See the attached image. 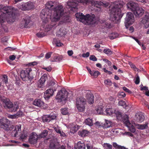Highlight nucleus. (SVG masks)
Segmentation results:
<instances>
[{
  "label": "nucleus",
  "instance_id": "f257e3e1",
  "mask_svg": "<svg viewBox=\"0 0 149 149\" xmlns=\"http://www.w3.org/2000/svg\"><path fill=\"white\" fill-rule=\"evenodd\" d=\"M46 5L48 8L52 9L53 11V13L50 17L52 22L51 25L50 27H47V30L49 31L56 25V23L62 18L64 14V10L62 5L56 6L57 3L55 1H49L46 3Z\"/></svg>",
  "mask_w": 149,
  "mask_h": 149
},
{
  "label": "nucleus",
  "instance_id": "f03ea898",
  "mask_svg": "<svg viewBox=\"0 0 149 149\" xmlns=\"http://www.w3.org/2000/svg\"><path fill=\"white\" fill-rule=\"evenodd\" d=\"M15 9L11 6H3L0 5V22L3 23L7 21L8 22H14L16 18L13 12Z\"/></svg>",
  "mask_w": 149,
  "mask_h": 149
},
{
  "label": "nucleus",
  "instance_id": "7ed1b4c3",
  "mask_svg": "<svg viewBox=\"0 0 149 149\" xmlns=\"http://www.w3.org/2000/svg\"><path fill=\"white\" fill-rule=\"evenodd\" d=\"M114 4V7L110 10L109 19L114 23H118L123 15L121 12V8L124 3L122 0H120L115 2Z\"/></svg>",
  "mask_w": 149,
  "mask_h": 149
},
{
  "label": "nucleus",
  "instance_id": "20e7f679",
  "mask_svg": "<svg viewBox=\"0 0 149 149\" xmlns=\"http://www.w3.org/2000/svg\"><path fill=\"white\" fill-rule=\"evenodd\" d=\"M75 15L77 21L85 25H90L95 23V16L94 15H90L88 14L84 15L82 13H76Z\"/></svg>",
  "mask_w": 149,
  "mask_h": 149
},
{
  "label": "nucleus",
  "instance_id": "39448f33",
  "mask_svg": "<svg viewBox=\"0 0 149 149\" xmlns=\"http://www.w3.org/2000/svg\"><path fill=\"white\" fill-rule=\"evenodd\" d=\"M127 6L136 17L141 16L144 13V10L143 8L137 6V4L132 1L129 2Z\"/></svg>",
  "mask_w": 149,
  "mask_h": 149
},
{
  "label": "nucleus",
  "instance_id": "423d86ee",
  "mask_svg": "<svg viewBox=\"0 0 149 149\" xmlns=\"http://www.w3.org/2000/svg\"><path fill=\"white\" fill-rule=\"evenodd\" d=\"M70 95H72V93L71 92L68 93L65 88H63L58 91L56 97V99L58 100V101H65L66 100Z\"/></svg>",
  "mask_w": 149,
  "mask_h": 149
},
{
  "label": "nucleus",
  "instance_id": "0eeeda50",
  "mask_svg": "<svg viewBox=\"0 0 149 149\" xmlns=\"http://www.w3.org/2000/svg\"><path fill=\"white\" fill-rule=\"evenodd\" d=\"M1 100L3 102L4 107L10 109L12 111H16L18 108V105L17 103L13 105L11 102L6 98L1 99Z\"/></svg>",
  "mask_w": 149,
  "mask_h": 149
},
{
  "label": "nucleus",
  "instance_id": "6e6552de",
  "mask_svg": "<svg viewBox=\"0 0 149 149\" xmlns=\"http://www.w3.org/2000/svg\"><path fill=\"white\" fill-rule=\"evenodd\" d=\"M14 126L10 125V122L8 119L3 118L0 119V128L8 131L12 130Z\"/></svg>",
  "mask_w": 149,
  "mask_h": 149
},
{
  "label": "nucleus",
  "instance_id": "1a4fd4ad",
  "mask_svg": "<svg viewBox=\"0 0 149 149\" xmlns=\"http://www.w3.org/2000/svg\"><path fill=\"white\" fill-rule=\"evenodd\" d=\"M76 100V106L79 111L80 112L84 111L85 109L86 99L83 97H81L77 98Z\"/></svg>",
  "mask_w": 149,
  "mask_h": 149
},
{
  "label": "nucleus",
  "instance_id": "9d476101",
  "mask_svg": "<svg viewBox=\"0 0 149 149\" xmlns=\"http://www.w3.org/2000/svg\"><path fill=\"white\" fill-rule=\"evenodd\" d=\"M31 70V68H28L20 71L21 77L23 81H25L27 79H32L33 78V77H30L29 75V73Z\"/></svg>",
  "mask_w": 149,
  "mask_h": 149
},
{
  "label": "nucleus",
  "instance_id": "9b49d317",
  "mask_svg": "<svg viewBox=\"0 0 149 149\" xmlns=\"http://www.w3.org/2000/svg\"><path fill=\"white\" fill-rule=\"evenodd\" d=\"M134 22V17L132 13L130 12H128L125 22L126 28H128L129 26L133 24Z\"/></svg>",
  "mask_w": 149,
  "mask_h": 149
},
{
  "label": "nucleus",
  "instance_id": "f8f14e48",
  "mask_svg": "<svg viewBox=\"0 0 149 149\" xmlns=\"http://www.w3.org/2000/svg\"><path fill=\"white\" fill-rule=\"evenodd\" d=\"M123 121L125 125L128 127L130 131L132 133H134L136 129L134 126L131 124L129 120V117L127 115L124 116L123 117Z\"/></svg>",
  "mask_w": 149,
  "mask_h": 149
},
{
  "label": "nucleus",
  "instance_id": "ddd939ff",
  "mask_svg": "<svg viewBox=\"0 0 149 149\" xmlns=\"http://www.w3.org/2000/svg\"><path fill=\"white\" fill-rule=\"evenodd\" d=\"M141 23L144 26L145 28H147L149 26V11L147 12L142 18L141 21Z\"/></svg>",
  "mask_w": 149,
  "mask_h": 149
},
{
  "label": "nucleus",
  "instance_id": "4468645a",
  "mask_svg": "<svg viewBox=\"0 0 149 149\" xmlns=\"http://www.w3.org/2000/svg\"><path fill=\"white\" fill-rule=\"evenodd\" d=\"M86 97L87 101L89 104H92L94 102V97L91 92L89 91H86Z\"/></svg>",
  "mask_w": 149,
  "mask_h": 149
},
{
  "label": "nucleus",
  "instance_id": "2eb2a0df",
  "mask_svg": "<svg viewBox=\"0 0 149 149\" xmlns=\"http://www.w3.org/2000/svg\"><path fill=\"white\" fill-rule=\"evenodd\" d=\"M38 139H39L38 136L36 133H33L30 136L29 141L30 143L34 144L37 142V140Z\"/></svg>",
  "mask_w": 149,
  "mask_h": 149
},
{
  "label": "nucleus",
  "instance_id": "dca6fc26",
  "mask_svg": "<svg viewBox=\"0 0 149 149\" xmlns=\"http://www.w3.org/2000/svg\"><path fill=\"white\" fill-rule=\"evenodd\" d=\"M60 146L59 143L54 140H51L49 146L50 149H59Z\"/></svg>",
  "mask_w": 149,
  "mask_h": 149
},
{
  "label": "nucleus",
  "instance_id": "f3484780",
  "mask_svg": "<svg viewBox=\"0 0 149 149\" xmlns=\"http://www.w3.org/2000/svg\"><path fill=\"white\" fill-rule=\"evenodd\" d=\"M30 22V18L29 17L26 18L25 19H23L20 23V27L22 29H23L24 28H27L28 25L29 23Z\"/></svg>",
  "mask_w": 149,
  "mask_h": 149
},
{
  "label": "nucleus",
  "instance_id": "a211bd4d",
  "mask_svg": "<svg viewBox=\"0 0 149 149\" xmlns=\"http://www.w3.org/2000/svg\"><path fill=\"white\" fill-rule=\"evenodd\" d=\"M77 5V3L75 1H68L67 3L66 7L68 8H70V10H72L73 8H75Z\"/></svg>",
  "mask_w": 149,
  "mask_h": 149
},
{
  "label": "nucleus",
  "instance_id": "6ab92c4d",
  "mask_svg": "<svg viewBox=\"0 0 149 149\" xmlns=\"http://www.w3.org/2000/svg\"><path fill=\"white\" fill-rule=\"evenodd\" d=\"M53 89L49 88L47 89L44 93V97L46 100H48L54 94V91Z\"/></svg>",
  "mask_w": 149,
  "mask_h": 149
},
{
  "label": "nucleus",
  "instance_id": "aec40b11",
  "mask_svg": "<svg viewBox=\"0 0 149 149\" xmlns=\"http://www.w3.org/2000/svg\"><path fill=\"white\" fill-rule=\"evenodd\" d=\"M56 118V116L54 115H44L42 117V120L44 122H49L52 120Z\"/></svg>",
  "mask_w": 149,
  "mask_h": 149
},
{
  "label": "nucleus",
  "instance_id": "412c9836",
  "mask_svg": "<svg viewBox=\"0 0 149 149\" xmlns=\"http://www.w3.org/2000/svg\"><path fill=\"white\" fill-rule=\"evenodd\" d=\"M21 126L20 125H17L15 127V129L13 131L12 133L15 137H17L18 135V134L20 133L21 131Z\"/></svg>",
  "mask_w": 149,
  "mask_h": 149
},
{
  "label": "nucleus",
  "instance_id": "4be33fe9",
  "mask_svg": "<svg viewBox=\"0 0 149 149\" xmlns=\"http://www.w3.org/2000/svg\"><path fill=\"white\" fill-rule=\"evenodd\" d=\"M136 118V120L138 122H141L144 120V116L141 112L136 113L135 115Z\"/></svg>",
  "mask_w": 149,
  "mask_h": 149
},
{
  "label": "nucleus",
  "instance_id": "5701e85b",
  "mask_svg": "<svg viewBox=\"0 0 149 149\" xmlns=\"http://www.w3.org/2000/svg\"><path fill=\"white\" fill-rule=\"evenodd\" d=\"M47 79V77L45 75L42 76L38 81V86L40 88L42 87L44 85L45 81Z\"/></svg>",
  "mask_w": 149,
  "mask_h": 149
},
{
  "label": "nucleus",
  "instance_id": "b1692460",
  "mask_svg": "<svg viewBox=\"0 0 149 149\" xmlns=\"http://www.w3.org/2000/svg\"><path fill=\"white\" fill-rule=\"evenodd\" d=\"M44 103L40 99H36L34 100L33 102V104L39 107H41L43 106Z\"/></svg>",
  "mask_w": 149,
  "mask_h": 149
},
{
  "label": "nucleus",
  "instance_id": "393cba45",
  "mask_svg": "<svg viewBox=\"0 0 149 149\" xmlns=\"http://www.w3.org/2000/svg\"><path fill=\"white\" fill-rule=\"evenodd\" d=\"M40 16L43 20V22L47 23L48 22V19L47 17L46 14H45V10H42L40 14Z\"/></svg>",
  "mask_w": 149,
  "mask_h": 149
},
{
  "label": "nucleus",
  "instance_id": "a878e982",
  "mask_svg": "<svg viewBox=\"0 0 149 149\" xmlns=\"http://www.w3.org/2000/svg\"><path fill=\"white\" fill-rule=\"evenodd\" d=\"M91 3L92 6L95 7L94 9H95V8H100L101 6L104 5L103 3L98 1H93Z\"/></svg>",
  "mask_w": 149,
  "mask_h": 149
},
{
  "label": "nucleus",
  "instance_id": "bb28decb",
  "mask_svg": "<svg viewBox=\"0 0 149 149\" xmlns=\"http://www.w3.org/2000/svg\"><path fill=\"white\" fill-rule=\"evenodd\" d=\"M67 33L65 29L63 28H62L57 31V35L58 36H63L66 35Z\"/></svg>",
  "mask_w": 149,
  "mask_h": 149
},
{
  "label": "nucleus",
  "instance_id": "cd10ccee",
  "mask_svg": "<svg viewBox=\"0 0 149 149\" xmlns=\"http://www.w3.org/2000/svg\"><path fill=\"white\" fill-rule=\"evenodd\" d=\"M63 56H58L56 54H54L51 61L53 62H59L63 59Z\"/></svg>",
  "mask_w": 149,
  "mask_h": 149
},
{
  "label": "nucleus",
  "instance_id": "c85d7f7f",
  "mask_svg": "<svg viewBox=\"0 0 149 149\" xmlns=\"http://www.w3.org/2000/svg\"><path fill=\"white\" fill-rule=\"evenodd\" d=\"M104 106L102 105H100L97 107L96 108L97 113L98 114H101L103 113Z\"/></svg>",
  "mask_w": 149,
  "mask_h": 149
},
{
  "label": "nucleus",
  "instance_id": "c756f323",
  "mask_svg": "<svg viewBox=\"0 0 149 149\" xmlns=\"http://www.w3.org/2000/svg\"><path fill=\"white\" fill-rule=\"evenodd\" d=\"M107 115L110 116L113 114L115 112V110L112 108H107L105 110Z\"/></svg>",
  "mask_w": 149,
  "mask_h": 149
},
{
  "label": "nucleus",
  "instance_id": "7c9ffc66",
  "mask_svg": "<svg viewBox=\"0 0 149 149\" xmlns=\"http://www.w3.org/2000/svg\"><path fill=\"white\" fill-rule=\"evenodd\" d=\"M79 128V126L77 125H74L70 128V132L74 134L76 132Z\"/></svg>",
  "mask_w": 149,
  "mask_h": 149
},
{
  "label": "nucleus",
  "instance_id": "2f4dec72",
  "mask_svg": "<svg viewBox=\"0 0 149 149\" xmlns=\"http://www.w3.org/2000/svg\"><path fill=\"white\" fill-rule=\"evenodd\" d=\"M84 123L86 125H88L90 126L93 125V123L92 119L89 118L85 119L84 121Z\"/></svg>",
  "mask_w": 149,
  "mask_h": 149
},
{
  "label": "nucleus",
  "instance_id": "473e14b6",
  "mask_svg": "<svg viewBox=\"0 0 149 149\" xmlns=\"http://www.w3.org/2000/svg\"><path fill=\"white\" fill-rule=\"evenodd\" d=\"M88 133V131L86 130H83L81 131H79L78 132L79 135L82 137L85 136Z\"/></svg>",
  "mask_w": 149,
  "mask_h": 149
},
{
  "label": "nucleus",
  "instance_id": "72a5a7b5",
  "mask_svg": "<svg viewBox=\"0 0 149 149\" xmlns=\"http://www.w3.org/2000/svg\"><path fill=\"white\" fill-rule=\"evenodd\" d=\"M54 130L57 133L60 134V135L62 136H65V134L61 131V130L58 127H55L54 128Z\"/></svg>",
  "mask_w": 149,
  "mask_h": 149
},
{
  "label": "nucleus",
  "instance_id": "f704fd0d",
  "mask_svg": "<svg viewBox=\"0 0 149 149\" xmlns=\"http://www.w3.org/2000/svg\"><path fill=\"white\" fill-rule=\"evenodd\" d=\"M137 129L141 130H144L147 128L148 127L147 124L140 125L137 124L136 125Z\"/></svg>",
  "mask_w": 149,
  "mask_h": 149
},
{
  "label": "nucleus",
  "instance_id": "c9c22d12",
  "mask_svg": "<svg viewBox=\"0 0 149 149\" xmlns=\"http://www.w3.org/2000/svg\"><path fill=\"white\" fill-rule=\"evenodd\" d=\"M17 6L19 8L21 9L22 10H26V3H21L19 4H18Z\"/></svg>",
  "mask_w": 149,
  "mask_h": 149
},
{
  "label": "nucleus",
  "instance_id": "e433bc0d",
  "mask_svg": "<svg viewBox=\"0 0 149 149\" xmlns=\"http://www.w3.org/2000/svg\"><path fill=\"white\" fill-rule=\"evenodd\" d=\"M48 134V131L47 130H44L40 135H38V138L40 139L41 138H44Z\"/></svg>",
  "mask_w": 149,
  "mask_h": 149
},
{
  "label": "nucleus",
  "instance_id": "4c0bfd02",
  "mask_svg": "<svg viewBox=\"0 0 149 149\" xmlns=\"http://www.w3.org/2000/svg\"><path fill=\"white\" fill-rule=\"evenodd\" d=\"M114 115H115L117 118L119 120L122 118V116L121 113L118 111L115 110V112L114 113Z\"/></svg>",
  "mask_w": 149,
  "mask_h": 149
},
{
  "label": "nucleus",
  "instance_id": "58836bf2",
  "mask_svg": "<svg viewBox=\"0 0 149 149\" xmlns=\"http://www.w3.org/2000/svg\"><path fill=\"white\" fill-rule=\"evenodd\" d=\"M53 43L54 45H56V46L58 47L61 46L63 44L61 43L60 41L54 38L53 39Z\"/></svg>",
  "mask_w": 149,
  "mask_h": 149
},
{
  "label": "nucleus",
  "instance_id": "ea45409f",
  "mask_svg": "<svg viewBox=\"0 0 149 149\" xmlns=\"http://www.w3.org/2000/svg\"><path fill=\"white\" fill-rule=\"evenodd\" d=\"M26 10L30 9L34 7L33 3L31 2H28L26 3Z\"/></svg>",
  "mask_w": 149,
  "mask_h": 149
},
{
  "label": "nucleus",
  "instance_id": "a19ab883",
  "mask_svg": "<svg viewBox=\"0 0 149 149\" xmlns=\"http://www.w3.org/2000/svg\"><path fill=\"white\" fill-rule=\"evenodd\" d=\"M102 146L104 149H112V145L109 143H104Z\"/></svg>",
  "mask_w": 149,
  "mask_h": 149
},
{
  "label": "nucleus",
  "instance_id": "79ce46f5",
  "mask_svg": "<svg viewBox=\"0 0 149 149\" xmlns=\"http://www.w3.org/2000/svg\"><path fill=\"white\" fill-rule=\"evenodd\" d=\"M61 113L63 115H68L69 113L68 109L67 108L61 109Z\"/></svg>",
  "mask_w": 149,
  "mask_h": 149
},
{
  "label": "nucleus",
  "instance_id": "37998d69",
  "mask_svg": "<svg viewBox=\"0 0 149 149\" xmlns=\"http://www.w3.org/2000/svg\"><path fill=\"white\" fill-rule=\"evenodd\" d=\"M118 104L119 106H122L125 108H126L127 106L125 102L123 100H121L119 101Z\"/></svg>",
  "mask_w": 149,
  "mask_h": 149
},
{
  "label": "nucleus",
  "instance_id": "c03bdc74",
  "mask_svg": "<svg viewBox=\"0 0 149 149\" xmlns=\"http://www.w3.org/2000/svg\"><path fill=\"white\" fill-rule=\"evenodd\" d=\"M63 22L65 23H69L70 22V19L68 15H65L63 18Z\"/></svg>",
  "mask_w": 149,
  "mask_h": 149
},
{
  "label": "nucleus",
  "instance_id": "a18cd8bd",
  "mask_svg": "<svg viewBox=\"0 0 149 149\" xmlns=\"http://www.w3.org/2000/svg\"><path fill=\"white\" fill-rule=\"evenodd\" d=\"M92 74H91V76H93L95 78H96L100 74V73L98 71H95L94 70H93V72H92Z\"/></svg>",
  "mask_w": 149,
  "mask_h": 149
},
{
  "label": "nucleus",
  "instance_id": "49530a36",
  "mask_svg": "<svg viewBox=\"0 0 149 149\" xmlns=\"http://www.w3.org/2000/svg\"><path fill=\"white\" fill-rule=\"evenodd\" d=\"M118 96L120 98H122L126 96V94L124 93L121 92L118 93Z\"/></svg>",
  "mask_w": 149,
  "mask_h": 149
},
{
  "label": "nucleus",
  "instance_id": "de8ad7c7",
  "mask_svg": "<svg viewBox=\"0 0 149 149\" xmlns=\"http://www.w3.org/2000/svg\"><path fill=\"white\" fill-rule=\"evenodd\" d=\"M2 81L3 83L6 84L8 82V78L6 75H3L2 78Z\"/></svg>",
  "mask_w": 149,
  "mask_h": 149
},
{
  "label": "nucleus",
  "instance_id": "09e8293b",
  "mask_svg": "<svg viewBox=\"0 0 149 149\" xmlns=\"http://www.w3.org/2000/svg\"><path fill=\"white\" fill-rule=\"evenodd\" d=\"M104 125L107 128L110 127L111 125V122L110 121L106 120Z\"/></svg>",
  "mask_w": 149,
  "mask_h": 149
},
{
  "label": "nucleus",
  "instance_id": "8fccbe9b",
  "mask_svg": "<svg viewBox=\"0 0 149 149\" xmlns=\"http://www.w3.org/2000/svg\"><path fill=\"white\" fill-rule=\"evenodd\" d=\"M104 83L106 85L109 86H111L112 84L111 81L110 79H106L104 80Z\"/></svg>",
  "mask_w": 149,
  "mask_h": 149
},
{
  "label": "nucleus",
  "instance_id": "3c124183",
  "mask_svg": "<svg viewBox=\"0 0 149 149\" xmlns=\"http://www.w3.org/2000/svg\"><path fill=\"white\" fill-rule=\"evenodd\" d=\"M46 35L44 32H40L36 34L37 36L39 38H42Z\"/></svg>",
  "mask_w": 149,
  "mask_h": 149
},
{
  "label": "nucleus",
  "instance_id": "603ef678",
  "mask_svg": "<svg viewBox=\"0 0 149 149\" xmlns=\"http://www.w3.org/2000/svg\"><path fill=\"white\" fill-rule=\"evenodd\" d=\"M78 3H82L83 4H87L90 1V0H76Z\"/></svg>",
  "mask_w": 149,
  "mask_h": 149
},
{
  "label": "nucleus",
  "instance_id": "864d4df0",
  "mask_svg": "<svg viewBox=\"0 0 149 149\" xmlns=\"http://www.w3.org/2000/svg\"><path fill=\"white\" fill-rule=\"evenodd\" d=\"M103 52L107 54H112V52L109 49H104Z\"/></svg>",
  "mask_w": 149,
  "mask_h": 149
},
{
  "label": "nucleus",
  "instance_id": "5fc2aeb1",
  "mask_svg": "<svg viewBox=\"0 0 149 149\" xmlns=\"http://www.w3.org/2000/svg\"><path fill=\"white\" fill-rule=\"evenodd\" d=\"M110 132L111 133V135H115L119 133L117 129H112L111 130Z\"/></svg>",
  "mask_w": 149,
  "mask_h": 149
},
{
  "label": "nucleus",
  "instance_id": "6e6d98bb",
  "mask_svg": "<svg viewBox=\"0 0 149 149\" xmlns=\"http://www.w3.org/2000/svg\"><path fill=\"white\" fill-rule=\"evenodd\" d=\"M112 36H109V38L111 39H115L118 36V34L117 33H113L112 34Z\"/></svg>",
  "mask_w": 149,
  "mask_h": 149
},
{
  "label": "nucleus",
  "instance_id": "4d7b16f0",
  "mask_svg": "<svg viewBox=\"0 0 149 149\" xmlns=\"http://www.w3.org/2000/svg\"><path fill=\"white\" fill-rule=\"evenodd\" d=\"M89 59L91 60H92L93 61H95L97 60V59L96 57L93 55H91L90 56Z\"/></svg>",
  "mask_w": 149,
  "mask_h": 149
},
{
  "label": "nucleus",
  "instance_id": "13d9d810",
  "mask_svg": "<svg viewBox=\"0 0 149 149\" xmlns=\"http://www.w3.org/2000/svg\"><path fill=\"white\" fill-rule=\"evenodd\" d=\"M135 83L136 84H139L140 82V78L139 76L137 75L134 81Z\"/></svg>",
  "mask_w": 149,
  "mask_h": 149
},
{
  "label": "nucleus",
  "instance_id": "bf43d9fd",
  "mask_svg": "<svg viewBox=\"0 0 149 149\" xmlns=\"http://www.w3.org/2000/svg\"><path fill=\"white\" fill-rule=\"evenodd\" d=\"M52 54V52H49L47 53L45 55V58L46 59H49L51 57V55Z\"/></svg>",
  "mask_w": 149,
  "mask_h": 149
},
{
  "label": "nucleus",
  "instance_id": "052dcab7",
  "mask_svg": "<svg viewBox=\"0 0 149 149\" xmlns=\"http://www.w3.org/2000/svg\"><path fill=\"white\" fill-rule=\"evenodd\" d=\"M130 66L131 68H133L134 69V70L135 71H138L139 69L136 67V66L135 65H134L133 63H130Z\"/></svg>",
  "mask_w": 149,
  "mask_h": 149
},
{
  "label": "nucleus",
  "instance_id": "680f3d73",
  "mask_svg": "<svg viewBox=\"0 0 149 149\" xmlns=\"http://www.w3.org/2000/svg\"><path fill=\"white\" fill-rule=\"evenodd\" d=\"M123 89L125 92H127L129 94H131L132 93V92L130 91L125 87H123Z\"/></svg>",
  "mask_w": 149,
  "mask_h": 149
},
{
  "label": "nucleus",
  "instance_id": "e2e57ef3",
  "mask_svg": "<svg viewBox=\"0 0 149 149\" xmlns=\"http://www.w3.org/2000/svg\"><path fill=\"white\" fill-rule=\"evenodd\" d=\"M55 83L54 81H51L48 82L47 86H53L55 85Z\"/></svg>",
  "mask_w": 149,
  "mask_h": 149
},
{
  "label": "nucleus",
  "instance_id": "0e129e2a",
  "mask_svg": "<svg viewBox=\"0 0 149 149\" xmlns=\"http://www.w3.org/2000/svg\"><path fill=\"white\" fill-rule=\"evenodd\" d=\"M78 149H85V146L84 143L81 144V145L79 146Z\"/></svg>",
  "mask_w": 149,
  "mask_h": 149
},
{
  "label": "nucleus",
  "instance_id": "69168bd1",
  "mask_svg": "<svg viewBox=\"0 0 149 149\" xmlns=\"http://www.w3.org/2000/svg\"><path fill=\"white\" fill-rule=\"evenodd\" d=\"M23 114V112L20 111H18L17 113L15 114L16 115L17 118L21 116Z\"/></svg>",
  "mask_w": 149,
  "mask_h": 149
},
{
  "label": "nucleus",
  "instance_id": "338daca9",
  "mask_svg": "<svg viewBox=\"0 0 149 149\" xmlns=\"http://www.w3.org/2000/svg\"><path fill=\"white\" fill-rule=\"evenodd\" d=\"M113 147L116 149H118L120 146V145H118L116 142L113 143Z\"/></svg>",
  "mask_w": 149,
  "mask_h": 149
},
{
  "label": "nucleus",
  "instance_id": "774afa93",
  "mask_svg": "<svg viewBox=\"0 0 149 149\" xmlns=\"http://www.w3.org/2000/svg\"><path fill=\"white\" fill-rule=\"evenodd\" d=\"M109 99L110 101L111 102V103L112 104H113L114 103L116 100V99L112 96H110L109 97Z\"/></svg>",
  "mask_w": 149,
  "mask_h": 149
}]
</instances>
